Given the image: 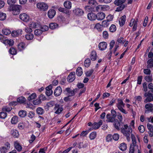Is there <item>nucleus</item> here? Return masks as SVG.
<instances>
[{"label": "nucleus", "mask_w": 153, "mask_h": 153, "mask_svg": "<svg viewBox=\"0 0 153 153\" xmlns=\"http://www.w3.org/2000/svg\"><path fill=\"white\" fill-rule=\"evenodd\" d=\"M121 131L123 135L126 137L128 141L130 140V135L132 132V130L131 126H128L127 124L124 125V127H121Z\"/></svg>", "instance_id": "1"}, {"label": "nucleus", "mask_w": 153, "mask_h": 153, "mask_svg": "<svg viewBox=\"0 0 153 153\" xmlns=\"http://www.w3.org/2000/svg\"><path fill=\"white\" fill-rule=\"evenodd\" d=\"M21 6L19 5H13L10 6L9 7L8 9L10 11L12 12V13L13 15L19 14L20 12Z\"/></svg>", "instance_id": "2"}, {"label": "nucleus", "mask_w": 153, "mask_h": 153, "mask_svg": "<svg viewBox=\"0 0 153 153\" xmlns=\"http://www.w3.org/2000/svg\"><path fill=\"white\" fill-rule=\"evenodd\" d=\"M131 137L132 143L131 144L129 148V153H134V147L137 146L138 147V146L136 145V140L134 135L133 134H131Z\"/></svg>", "instance_id": "3"}, {"label": "nucleus", "mask_w": 153, "mask_h": 153, "mask_svg": "<svg viewBox=\"0 0 153 153\" xmlns=\"http://www.w3.org/2000/svg\"><path fill=\"white\" fill-rule=\"evenodd\" d=\"M36 7L39 10L43 11L47 10L48 8L47 4L44 2L38 3L36 4Z\"/></svg>", "instance_id": "4"}, {"label": "nucleus", "mask_w": 153, "mask_h": 153, "mask_svg": "<svg viewBox=\"0 0 153 153\" xmlns=\"http://www.w3.org/2000/svg\"><path fill=\"white\" fill-rule=\"evenodd\" d=\"M77 88H75L72 90L70 88H67L64 91V92L67 95L72 96L75 95L77 92Z\"/></svg>", "instance_id": "5"}, {"label": "nucleus", "mask_w": 153, "mask_h": 153, "mask_svg": "<svg viewBox=\"0 0 153 153\" xmlns=\"http://www.w3.org/2000/svg\"><path fill=\"white\" fill-rule=\"evenodd\" d=\"M95 10L94 9V8L90 6H87L85 7V10L88 12H92L93 11H99L101 9H102V7L101 5H99L98 6L95 7Z\"/></svg>", "instance_id": "6"}, {"label": "nucleus", "mask_w": 153, "mask_h": 153, "mask_svg": "<svg viewBox=\"0 0 153 153\" xmlns=\"http://www.w3.org/2000/svg\"><path fill=\"white\" fill-rule=\"evenodd\" d=\"M116 105L118 109L123 113L127 114L128 113V112L123 108L125 105V104L123 102H118L116 104Z\"/></svg>", "instance_id": "7"}, {"label": "nucleus", "mask_w": 153, "mask_h": 153, "mask_svg": "<svg viewBox=\"0 0 153 153\" xmlns=\"http://www.w3.org/2000/svg\"><path fill=\"white\" fill-rule=\"evenodd\" d=\"M146 110H145V113L148 114L150 112H153V104L151 103H148L145 105Z\"/></svg>", "instance_id": "8"}, {"label": "nucleus", "mask_w": 153, "mask_h": 153, "mask_svg": "<svg viewBox=\"0 0 153 153\" xmlns=\"http://www.w3.org/2000/svg\"><path fill=\"white\" fill-rule=\"evenodd\" d=\"M54 109V110L57 109L55 113L58 114H60L63 110V108L62 107V105H61L58 103L55 104Z\"/></svg>", "instance_id": "9"}, {"label": "nucleus", "mask_w": 153, "mask_h": 153, "mask_svg": "<svg viewBox=\"0 0 153 153\" xmlns=\"http://www.w3.org/2000/svg\"><path fill=\"white\" fill-rule=\"evenodd\" d=\"M75 79V73L73 72L70 73L68 76L67 80L69 82H72Z\"/></svg>", "instance_id": "10"}, {"label": "nucleus", "mask_w": 153, "mask_h": 153, "mask_svg": "<svg viewBox=\"0 0 153 153\" xmlns=\"http://www.w3.org/2000/svg\"><path fill=\"white\" fill-rule=\"evenodd\" d=\"M19 18L21 20L25 22H27L29 20V16L25 13L20 14Z\"/></svg>", "instance_id": "11"}, {"label": "nucleus", "mask_w": 153, "mask_h": 153, "mask_svg": "<svg viewBox=\"0 0 153 153\" xmlns=\"http://www.w3.org/2000/svg\"><path fill=\"white\" fill-rule=\"evenodd\" d=\"M96 19L98 20H103L105 17V14L103 12H99L96 15Z\"/></svg>", "instance_id": "12"}, {"label": "nucleus", "mask_w": 153, "mask_h": 153, "mask_svg": "<svg viewBox=\"0 0 153 153\" xmlns=\"http://www.w3.org/2000/svg\"><path fill=\"white\" fill-rule=\"evenodd\" d=\"M52 87L51 85H50L46 88L45 89L46 91L45 94L47 96H49L52 94L53 91L52 90Z\"/></svg>", "instance_id": "13"}, {"label": "nucleus", "mask_w": 153, "mask_h": 153, "mask_svg": "<svg viewBox=\"0 0 153 153\" xmlns=\"http://www.w3.org/2000/svg\"><path fill=\"white\" fill-rule=\"evenodd\" d=\"M107 44L105 42H100L99 44L98 47L101 51H104L105 49L107 47Z\"/></svg>", "instance_id": "14"}, {"label": "nucleus", "mask_w": 153, "mask_h": 153, "mask_svg": "<svg viewBox=\"0 0 153 153\" xmlns=\"http://www.w3.org/2000/svg\"><path fill=\"white\" fill-rule=\"evenodd\" d=\"M73 12L76 15L78 16H81L84 13V12L82 10L79 8H75L73 10Z\"/></svg>", "instance_id": "15"}, {"label": "nucleus", "mask_w": 153, "mask_h": 153, "mask_svg": "<svg viewBox=\"0 0 153 153\" xmlns=\"http://www.w3.org/2000/svg\"><path fill=\"white\" fill-rule=\"evenodd\" d=\"M62 89L60 86L56 88L54 91V95L56 97L59 96L62 92Z\"/></svg>", "instance_id": "16"}, {"label": "nucleus", "mask_w": 153, "mask_h": 153, "mask_svg": "<svg viewBox=\"0 0 153 153\" xmlns=\"http://www.w3.org/2000/svg\"><path fill=\"white\" fill-rule=\"evenodd\" d=\"M22 30L21 29H19L17 30H14L12 32L11 35L13 36L16 37L21 35L22 34Z\"/></svg>", "instance_id": "17"}, {"label": "nucleus", "mask_w": 153, "mask_h": 153, "mask_svg": "<svg viewBox=\"0 0 153 153\" xmlns=\"http://www.w3.org/2000/svg\"><path fill=\"white\" fill-rule=\"evenodd\" d=\"M102 121L100 120L98 123L94 122L92 125L93 129H97L102 124Z\"/></svg>", "instance_id": "18"}, {"label": "nucleus", "mask_w": 153, "mask_h": 153, "mask_svg": "<svg viewBox=\"0 0 153 153\" xmlns=\"http://www.w3.org/2000/svg\"><path fill=\"white\" fill-rule=\"evenodd\" d=\"M56 11L54 9L49 10L48 13V16L50 19H52L56 14Z\"/></svg>", "instance_id": "19"}, {"label": "nucleus", "mask_w": 153, "mask_h": 153, "mask_svg": "<svg viewBox=\"0 0 153 153\" xmlns=\"http://www.w3.org/2000/svg\"><path fill=\"white\" fill-rule=\"evenodd\" d=\"M126 20V16L125 15H124L121 17L119 21V23L120 26H123L125 24Z\"/></svg>", "instance_id": "20"}, {"label": "nucleus", "mask_w": 153, "mask_h": 153, "mask_svg": "<svg viewBox=\"0 0 153 153\" xmlns=\"http://www.w3.org/2000/svg\"><path fill=\"white\" fill-rule=\"evenodd\" d=\"M87 17L88 19L91 21L95 20L96 19V15L92 13H88Z\"/></svg>", "instance_id": "21"}, {"label": "nucleus", "mask_w": 153, "mask_h": 153, "mask_svg": "<svg viewBox=\"0 0 153 153\" xmlns=\"http://www.w3.org/2000/svg\"><path fill=\"white\" fill-rule=\"evenodd\" d=\"M26 47V45L25 43L21 42L18 45V49L19 51H21L25 49Z\"/></svg>", "instance_id": "22"}, {"label": "nucleus", "mask_w": 153, "mask_h": 153, "mask_svg": "<svg viewBox=\"0 0 153 153\" xmlns=\"http://www.w3.org/2000/svg\"><path fill=\"white\" fill-rule=\"evenodd\" d=\"M114 126L115 128L118 130H119L120 129V124L118 120L115 119L114 120Z\"/></svg>", "instance_id": "23"}, {"label": "nucleus", "mask_w": 153, "mask_h": 153, "mask_svg": "<svg viewBox=\"0 0 153 153\" xmlns=\"http://www.w3.org/2000/svg\"><path fill=\"white\" fill-rule=\"evenodd\" d=\"M90 58L93 61H94L97 59V53L95 51H92L90 55Z\"/></svg>", "instance_id": "24"}, {"label": "nucleus", "mask_w": 153, "mask_h": 153, "mask_svg": "<svg viewBox=\"0 0 153 153\" xmlns=\"http://www.w3.org/2000/svg\"><path fill=\"white\" fill-rule=\"evenodd\" d=\"M14 146L15 149L19 152H20L22 149V147L19 143L17 141L15 142Z\"/></svg>", "instance_id": "25"}, {"label": "nucleus", "mask_w": 153, "mask_h": 153, "mask_svg": "<svg viewBox=\"0 0 153 153\" xmlns=\"http://www.w3.org/2000/svg\"><path fill=\"white\" fill-rule=\"evenodd\" d=\"M147 63V65L146 67L147 68H152L153 67V59H149Z\"/></svg>", "instance_id": "26"}, {"label": "nucleus", "mask_w": 153, "mask_h": 153, "mask_svg": "<svg viewBox=\"0 0 153 153\" xmlns=\"http://www.w3.org/2000/svg\"><path fill=\"white\" fill-rule=\"evenodd\" d=\"M49 27L51 29L54 30L58 28L59 27V25L56 23H51L49 24Z\"/></svg>", "instance_id": "27"}, {"label": "nucleus", "mask_w": 153, "mask_h": 153, "mask_svg": "<svg viewBox=\"0 0 153 153\" xmlns=\"http://www.w3.org/2000/svg\"><path fill=\"white\" fill-rule=\"evenodd\" d=\"M64 5L65 8L70 9L71 7V3L69 1H66L64 2Z\"/></svg>", "instance_id": "28"}, {"label": "nucleus", "mask_w": 153, "mask_h": 153, "mask_svg": "<svg viewBox=\"0 0 153 153\" xmlns=\"http://www.w3.org/2000/svg\"><path fill=\"white\" fill-rule=\"evenodd\" d=\"M19 115L21 117L23 118L25 117L27 115V113L26 111L21 110L19 112Z\"/></svg>", "instance_id": "29"}, {"label": "nucleus", "mask_w": 153, "mask_h": 153, "mask_svg": "<svg viewBox=\"0 0 153 153\" xmlns=\"http://www.w3.org/2000/svg\"><path fill=\"white\" fill-rule=\"evenodd\" d=\"M11 134L12 136L15 138H18L19 136V133L18 131L16 130H12Z\"/></svg>", "instance_id": "30"}, {"label": "nucleus", "mask_w": 153, "mask_h": 153, "mask_svg": "<svg viewBox=\"0 0 153 153\" xmlns=\"http://www.w3.org/2000/svg\"><path fill=\"white\" fill-rule=\"evenodd\" d=\"M17 101L19 103H23L25 102L26 99L24 97L21 96L17 98Z\"/></svg>", "instance_id": "31"}, {"label": "nucleus", "mask_w": 153, "mask_h": 153, "mask_svg": "<svg viewBox=\"0 0 153 153\" xmlns=\"http://www.w3.org/2000/svg\"><path fill=\"white\" fill-rule=\"evenodd\" d=\"M39 26V25L38 23L35 22H31L29 25V27L32 28L38 27Z\"/></svg>", "instance_id": "32"}, {"label": "nucleus", "mask_w": 153, "mask_h": 153, "mask_svg": "<svg viewBox=\"0 0 153 153\" xmlns=\"http://www.w3.org/2000/svg\"><path fill=\"white\" fill-rule=\"evenodd\" d=\"M88 144L87 143H85L82 142L77 144V147H78L79 149H81L82 148H86Z\"/></svg>", "instance_id": "33"}, {"label": "nucleus", "mask_w": 153, "mask_h": 153, "mask_svg": "<svg viewBox=\"0 0 153 153\" xmlns=\"http://www.w3.org/2000/svg\"><path fill=\"white\" fill-rule=\"evenodd\" d=\"M82 70L81 67H78L76 70V74L78 76H81L82 75Z\"/></svg>", "instance_id": "34"}, {"label": "nucleus", "mask_w": 153, "mask_h": 153, "mask_svg": "<svg viewBox=\"0 0 153 153\" xmlns=\"http://www.w3.org/2000/svg\"><path fill=\"white\" fill-rule=\"evenodd\" d=\"M126 0H115L114 2V4L117 5L119 6L124 3Z\"/></svg>", "instance_id": "35"}, {"label": "nucleus", "mask_w": 153, "mask_h": 153, "mask_svg": "<svg viewBox=\"0 0 153 153\" xmlns=\"http://www.w3.org/2000/svg\"><path fill=\"white\" fill-rule=\"evenodd\" d=\"M18 122V117L16 116H13L11 119V123L12 124H16Z\"/></svg>", "instance_id": "36"}, {"label": "nucleus", "mask_w": 153, "mask_h": 153, "mask_svg": "<svg viewBox=\"0 0 153 153\" xmlns=\"http://www.w3.org/2000/svg\"><path fill=\"white\" fill-rule=\"evenodd\" d=\"M138 21V19H134V22L133 24V26L132 28V31H134L137 30V22Z\"/></svg>", "instance_id": "37"}, {"label": "nucleus", "mask_w": 153, "mask_h": 153, "mask_svg": "<svg viewBox=\"0 0 153 153\" xmlns=\"http://www.w3.org/2000/svg\"><path fill=\"white\" fill-rule=\"evenodd\" d=\"M120 150L124 151L127 148L126 144L124 143H123L120 144V146L119 147Z\"/></svg>", "instance_id": "38"}, {"label": "nucleus", "mask_w": 153, "mask_h": 153, "mask_svg": "<svg viewBox=\"0 0 153 153\" xmlns=\"http://www.w3.org/2000/svg\"><path fill=\"white\" fill-rule=\"evenodd\" d=\"M91 61L89 58L86 59L84 61V65L85 67L88 68L90 65Z\"/></svg>", "instance_id": "39"}, {"label": "nucleus", "mask_w": 153, "mask_h": 153, "mask_svg": "<svg viewBox=\"0 0 153 153\" xmlns=\"http://www.w3.org/2000/svg\"><path fill=\"white\" fill-rule=\"evenodd\" d=\"M97 132L95 131L92 132L89 135V138L91 140H94L96 137Z\"/></svg>", "instance_id": "40"}, {"label": "nucleus", "mask_w": 153, "mask_h": 153, "mask_svg": "<svg viewBox=\"0 0 153 153\" xmlns=\"http://www.w3.org/2000/svg\"><path fill=\"white\" fill-rule=\"evenodd\" d=\"M36 111L38 114L41 115L43 114L44 112V109L41 107L38 108L36 109Z\"/></svg>", "instance_id": "41"}, {"label": "nucleus", "mask_w": 153, "mask_h": 153, "mask_svg": "<svg viewBox=\"0 0 153 153\" xmlns=\"http://www.w3.org/2000/svg\"><path fill=\"white\" fill-rule=\"evenodd\" d=\"M33 34L29 33L26 35L25 38L27 40H31L33 39Z\"/></svg>", "instance_id": "42"}, {"label": "nucleus", "mask_w": 153, "mask_h": 153, "mask_svg": "<svg viewBox=\"0 0 153 153\" xmlns=\"http://www.w3.org/2000/svg\"><path fill=\"white\" fill-rule=\"evenodd\" d=\"M11 31L7 29H3L2 30V33L5 35H8L11 33Z\"/></svg>", "instance_id": "43"}, {"label": "nucleus", "mask_w": 153, "mask_h": 153, "mask_svg": "<svg viewBox=\"0 0 153 153\" xmlns=\"http://www.w3.org/2000/svg\"><path fill=\"white\" fill-rule=\"evenodd\" d=\"M36 97V95L35 93H33L29 96L27 98V100L30 101L32 100L35 99Z\"/></svg>", "instance_id": "44"}, {"label": "nucleus", "mask_w": 153, "mask_h": 153, "mask_svg": "<svg viewBox=\"0 0 153 153\" xmlns=\"http://www.w3.org/2000/svg\"><path fill=\"white\" fill-rule=\"evenodd\" d=\"M9 52L12 55H15L17 53V51L14 48L11 47L9 50Z\"/></svg>", "instance_id": "45"}, {"label": "nucleus", "mask_w": 153, "mask_h": 153, "mask_svg": "<svg viewBox=\"0 0 153 153\" xmlns=\"http://www.w3.org/2000/svg\"><path fill=\"white\" fill-rule=\"evenodd\" d=\"M153 101V96H149L146 97L144 100V102L146 103L150 102Z\"/></svg>", "instance_id": "46"}, {"label": "nucleus", "mask_w": 153, "mask_h": 153, "mask_svg": "<svg viewBox=\"0 0 153 153\" xmlns=\"http://www.w3.org/2000/svg\"><path fill=\"white\" fill-rule=\"evenodd\" d=\"M12 107H8L7 106H5L2 108V110L3 111L10 112L12 110Z\"/></svg>", "instance_id": "47"}, {"label": "nucleus", "mask_w": 153, "mask_h": 153, "mask_svg": "<svg viewBox=\"0 0 153 153\" xmlns=\"http://www.w3.org/2000/svg\"><path fill=\"white\" fill-rule=\"evenodd\" d=\"M145 79L148 82H151L152 81V75L146 76L144 77Z\"/></svg>", "instance_id": "48"}, {"label": "nucleus", "mask_w": 153, "mask_h": 153, "mask_svg": "<svg viewBox=\"0 0 153 153\" xmlns=\"http://www.w3.org/2000/svg\"><path fill=\"white\" fill-rule=\"evenodd\" d=\"M116 30V27L115 25L112 24L109 28L110 31L112 32H114Z\"/></svg>", "instance_id": "49"}, {"label": "nucleus", "mask_w": 153, "mask_h": 153, "mask_svg": "<svg viewBox=\"0 0 153 153\" xmlns=\"http://www.w3.org/2000/svg\"><path fill=\"white\" fill-rule=\"evenodd\" d=\"M42 32L40 29H37L34 31V34L36 36H39L42 33Z\"/></svg>", "instance_id": "50"}, {"label": "nucleus", "mask_w": 153, "mask_h": 153, "mask_svg": "<svg viewBox=\"0 0 153 153\" xmlns=\"http://www.w3.org/2000/svg\"><path fill=\"white\" fill-rule=\"evenodd\" d=\"M120 5L117 7L116 10V11L117 12H120L122 10L125 8V5L124 4H121Z\"/></svg>", "instance_id": "51"}, {"label": "nucleus", "mask_w": 153, "mask_h": 153, "mask_svg": "<svg viewBox=\"0 0 153 153\" xmlns=\"http://www.w3.org/2000/svg\"><path fill=\"white\" fill-rule=\"evenodd\" d=\"M106 118L108 120L109 122H113L115 120L112 117H111L110 114H107Z\"/></svg>", "instance_id": "52"}, {"label": "nucleus", "mask_w": 153, "mask_h": 153, "mask_svg": "<svg viewBox=\"0 0 153 153\" xmlns=\"http://www.w3.org/2000/svg\"><path fill=\"white\" fill-rule=\"evenodd\" d=\"M4 111L1 112L0 113V118L4 119L7 117V113Z\"/></svg>", "instance_id": "53"}, {"label": "nucleus", "mask_w": 153, "mask_h": 153, "mask_svg": "<svg viewBox=\"0 0 153 153\" xmlns=\"http://www.w3.org/2000/svg\"><path fill=\"white\" fill-rule=\"evenodd\" d=\"M6 15L5 13L0 12V20L3 21L6 19Z\"/></svg>", "instance_id": "54"}, {"label": "nucleus", "mask_w": 153, "mask_h": 153, "mask_svg": "<svg viewBox=\"0 0 153 153\" xmlns=\"http://www.w3.org/2000/svg\"><path fill=\"white\" fill-rule=\"evenodd\" d=\"M95 27L96 28L99 32H101L102 30V27L100 23H97L96 24Z\"/></svg>", "instance_id": "55"}, {"label": "nucleus", "mask_w": 153, "mask_h": 153, "mask_svg": "<svg viewBox=\"0 0 153 153\" xmlns=\"http://www.w3.org/2000/svg\"><path fill=\"white\" fill-rule=\"evenodd\" d=\"M109 22H108L107 20L106 21H103L102 22V25L104 27H107L109 25Z\"/></svg>", "instance_id": "56"}, {"label": "nucleus", "mask_w": 153, "mask_h": 153, "mask_svg": "<svg viewBox=\"0 0 153 153\" xmlns=\"http://www.w3.org/2000/svg\"><path fill=\"white\" fill-rule=\"evenodd\" d=\"M149 68H147L144 69L143 70L144 73L147 75H150L151 71Z\"/></svg>", "instance_id": "57"}, {"label": "nucleus", "mask_w": 153, "mask_h": 153, "mask_svg": "<svg viewBox=\"0 0 153 153\" xmlns=\"http://www.w3.org/2000/svg\"><path fill=\"white\" fill-rule=\"evenodd\" d=\"M117 42L119 44H123L126 42V40L124 39L123 37H120L117 39Z\"/></svg>", "instance_id": "58"}, {"label": "nucleus", "mask_w": 153, "mask_h": 153, "mask_svg": "<svg viewBox=\"0 0 153 153\" xmlns=\"http://www.w3.org/2000/svg\"><path fill=\"white\" fill-rule=\"evenodd\" d=\"M16 2V0H7V3L10 6L13 5Z\"/></svg>", "instance_id": "59"}, {"label": "nucleus", "mask_w": 153, "mask_h": 153, "mask_svg": "<svg viewBox=\"0 0 153 153\" xmlns=\"http://www.w3.org/2000/svg\"><path fill=\"white\" fill-rule=\"evenodd\" d=\"M106 141L109 142L112 140V137L111 134H108L106 137Z\"/></svg>", "instance_id": "60"}, {"label": "nucleus", "mask_w": 153, "mask_h": 153, "mask_svg": "<svg viewBox=\"0 0 153 153\" xmlns=\"http://www.w3.org/2000/svg\"><path fill=\"white\" fill-rule=\"evenodd\" d=\"M41 101L38 98L37 99L33 101V104L35 105H38L41 103Z\"/></svg>", "instance_id": "61"}, {"label": "nucleus", "mask_w": 153, "mask_h": 153, "mask_svg": "<svg viewBox=\"0 0 153 153\" xmlns=\"http://www.w3.org/2000/svg\"><path fill=\"white\" fill-rule=\"evenodd\" d=\"M94 72V70L93 69H91L89 71H87L85 73V75L87 77L90 76L93 74Z\"/></svg>", "instance_id": "62"}, {"label": "nucleus", "mask_w": 153, "mask_h": 153, "mask_svg": "<svg viewBox=\"0 0 153 153\" xmlns=\"http://www.w3.org/2000/svg\"><path fill=\"white\" fill-rule=\"evenodd\" d=\"M7 148L5 147H2L0 148V151L1 153H6L7 152Z\"/></svg>", "instance_id": "63"}, {"label": "nucleus", "mask_w": 153, "mask_h": 153, "mask_svg": "<svg viewBox=\"0 0 153 153\" xmlns=\"http://www.w3.org/2000/svg\"><path fill=\"white\" fill-rule=\"evenodd\" d=\"M40 30L42 32L47 31L48 30V27L46 25H43L41 27Z\"/></svg>", "instance_id": "64"}]
</instances>
